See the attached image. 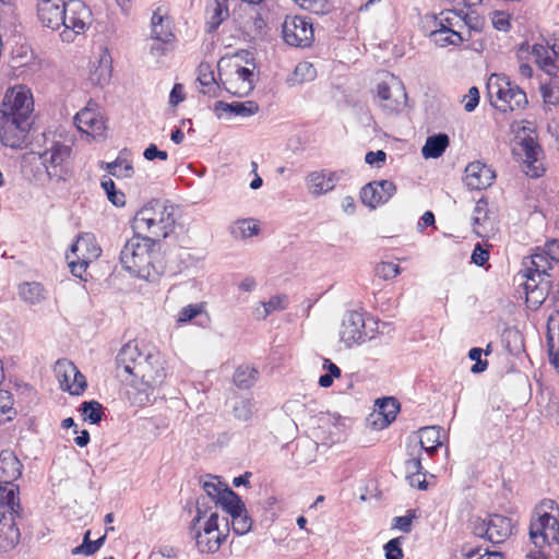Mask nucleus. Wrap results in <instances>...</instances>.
I'll return each instance as SVG.
<instances>
[{
	"label": "nucleus",
	"instance_id": "58",
	"mask_svg": "<svg viewBox=\"0 0 559 559\" xmlns=\"http://www.w3.org/2000/svg\"><path fill=\"white\" fill-rule=\"evenodd\" d=\"M385 559H402L404 556L402 549V537L390 539L384 546Z\"/></svg>",
	"mask_w": 559,
	"mask_h": 559
},
{
	"label": "nucleus",
	"instance_id": "48",
	"mask_svg": "<svg viewBox=\"0 0 559 559\" xmlns=\"http://www.w3.org/2000/svg\"><path fill=\"white\" fill-rule=\"evenodd\" d=\"M288 306V297L286 295L273 296L269 301L262 302L263 309L255 311L257 318L265 319L273 311L284 310Z\"/></svg>",
	"mask_w": 559,
	"mask_h": 559
},
{
	"label": "nucleus",
	"instance_id": "38",
	"mask_svg": "<svg viewBox=\"0 0 559 559\" xmlns=\"http://www.w3.org/2000/svg\"><path fill=\"white\" fill-rule=\"evenodd\" d=\"M550 48L547 43L544 44H535L532 48V55L535 58V62L539 66V68L545 71L548 75H552L558 72L559 67L556 63V60L549 53Z\"/></svg>",
	"mask_w": 559,
	"mask_h": 559
},
{
	"label": "nucleus",
	"instance_id": "14",
	"mask_svg": "<svg viewBox=\"0 0 559 559\" xmlns=\"http://www.w3.org/2000/svg\"><path fill=\"white\" fill-rule=\"evenodd\" d=\"M496 178L495 171L486 164L475 160L465 167L464 182L471 190L490 187Z\"/></svg>",
	"mask_w": 559,
	"mask_h": 559
},
{
	"label": "nucleus",
	"instance_id": "53",
	"mask_svg": "<svg viewBox=\"0 0 559 559\" xmlns=\"http://www.w3.org/2000/svg\"><path fill=\"white\" fill-rule=\"evenodd\" d=\"M252 520L248 515V511H243V513H238L235 518H231V527L235 534L245 535L252 527Z\"/></svg>",
	"mask_w": 559,
	"mask_h": 559
},
{
	"label": "nucleus",
	"instance_id": "46",
	"mask_svg": "<svg viewBox=\"0 0 559 559\" xmlns=\"http://www.w3.org/2000/svg\"><path fill=\"white\" fill-rule=\"evenodd\" d=\"M258 231V225L250 218L239 219L230 226V234L235 239H246L257 235Z\"/></svg>",
	"mask_w": 559,
	"mask_h": 559
},
{
	"label": "nucleus",
	"instance_id": "44",
	"mask_svg": "<svg viewBox=\"0 0 559 559\" xmlns=\"http://www.w3.org/2000/svg\"><path fill=\"white\" fill-rule=\"evenodd\" d=\"M109 531H114V527H107L106 533L94 542L90 539L91 531H86L83 537V543L78 547L73 548L72 554L85 556L94 555L104 545L106 540V534Z\"/></svg>",
	"mask_w": 559,
	"mask_h": 559
},
{
	"label": "nucleus",
	"instance_id": "21",
	"mask_svg": "<svg viewBox=\"0 0 559 559\" xmlns=\"http://www.w3.org/2000/svg\"><path fill=\"white\" fill-rule=\"evenodd\" d=\"M525 293H526V302L530 308L537 309L543 302L546 300L549 289H550V281L546 278H538L532 275H525Z\"/></svg>",
	"mask_w": 559,
	"mask_h": 559
},
{
	"label": "nucleus",
	"instance_id": "4",
	"mask_svg": "<svg viewBox=\"0 0 559 559\" xmlns=\"http://www.w3.org/2000/svg\"><path fill=\"white\" fill-rule=\"evenodd\" d=\"M64 26L61 33L63 41H72L75 35L83 34L91 25V10L81 0L66 2Z\"/></svg>",
	"mask_w": 559,
	"mask_h": 559
},
{
	"label": "nucleus",
	"instance_id": "16",
	"mask_svg": "<svg viewBox=\"0 0 559 559\" xmlns=\"http://www.w3.org/2000/svg\"><path fill=\"white\" fill-rule=\"evenodd\" d=\"M151 204L153 205L157 224V230H154V237L157 240L166 238L175 225V209L168 201L155 199L151 201Z\"/></svg>",
	"mask_w": 559,
	"mask_h": 559
},
{
	"label": "nucleus",
	"instance_id": "24",
	"mask_svg": "<svg viewBox=\"0 0 559 559\" xmlns=\"http://www.w3.org/2000/svg\"><path fill=\"white\" fill-rule=\"evenodd\" d=\"M132 228L135 234L141 235V233H148L153 239L157 241L154 237V230H157L156 217L153 205L151 201L145 204L140 211H138L134 215Z\"/></svg>",
	"mask_w": 559,
	"mask_h": 559
},
{
	"label": "nucleus",
	"instance_id": "26",
	"mask_svg": "<svg viewBox=\"0 0 559 559\" xmlns=\"http://www.w3.org/2000/svg\"><path fill=\"white\" fill-rule=\"evenodd\" d=\"M337 180L336 174L328 170L313 171L308 176L310 193L321 195L334 189Z\"/></svg>",
	"mask_w": 559,
	"mask_h": 559
},
{
	"label": "nucleus",
	"instance_id": "7",
	"mask_svg": "<svg viewBox=\"0 0 559 559\" xmlns=\"http://www.w3.org/2000/svg\"><path fill=\"white\" fill-rule=\"evenodd\" d=\"M71 152L72 150L69 145L56 142L40 155L47 174L51 179L66 180L69 174L68 162Z\"/></svg>",
	"mask_w": 559,
	"mask_h": 559
},
{
	"label": "nucleus",
	"instance_id": "15",
	"mask_svg": "<svg viewBox=\"0 0 559 559\" xmlns=\"http://www.w3.org/2000/svg\"><path fill=\"white\" fill-rule=\"evenodd\" d=\"M66 2L39 0L37 15L44 26L57 29L64 23Z\"/></svg>",
	"mask_w": 559,
	"mask_h": 559
},
{
	"label": "nucleus",
	"instance_id": "56",
	"mask_svg": "<svg viewBox=\"0 0 559 559\" xmlns=\"http://www.w3.org/2000/svg\"><path fill=\"white\" fill-rule=\"evenodd\" d=\"M164 17L159 10H156L152 16V35L153 38L160 43H168L173 37L170 32H158L159 25L163 24Z\"/></svg>",
	"mask_w": 559,
	"mask_h": 559
},
{
	"label": "nucleus",
	"instance_id": "49",
	"mask_svg": "<svg viewBox=\"0 0 559 559\" xmlns=\"http://www.w3.org/2000/svg\"><path fill=\"white\" fill-rule=\"evenodd\" d=\"M488 202L486 199H479L474 207L473 226L474 231L478 236H484V231L480 229L488 218Z\"/></svg>",
	"mask_w": 559,
	"mask_h": 559
},
{
	"label": "nucleus",
	"instance_id": "43",
	"mask_svg": "<svg viewBox=\"0 0 559 559\" xmlns=\"http://www.w3.org/2000/svg\"><path fill=\"white\" fill-rule=\"evenodd\" d=\"M258 374V370L253 367L248 365L239 366L234 373V383L239 389H250L257 382Z\"/></svg>",
	"mask_w": 559,
	"mask_h": 559
},
{
	"label": "nucleus",
	"instance_id": "61",
	"mask_svg": "<svg viewBox=\"0 0 559 559\" xmlns=\"http://www.w3.org/2000/svg\"><path fill=\"white\" fill-rule=\"evenodd\" d=\"M489 259V251L481 245L477 243L472 252L471 260L478 266H484Z\"/></svg>",
	"mask_w": 559,
	"mask_h": 559
},
{
	"label": "nucleus",
	"instance_id": "12",
	"mask_svg": "<svg viewBox=\"0 0 559 559\" xmlns=\"http://www.w3.org/2000/svg\"><path fill=\"white\" fill-rule=\"evenodd\" d=\"M396 192V186L391 180H374L366 183L360 190L361 202L374 210L385 204Z\"/></svg>",
	"mask_w": 559,
	"mask_h": 559
},
{
	"label": "nucleus",
	"instance_id": "45",
	"mask_svg": "<svg viewBox=\"0 0 559 559\" xmlns=\"http://www.w3.org/2000/svg\"><path fill=\"white\" fill-rule=\"evenodd\" d=\"M104 406L95 401H85L80 405V412L82 413L83 419L90 424H99L104 416Z\"/></svg>",
	"mask_w": 559,
	"mask_h": 559
},
{
	"label": "nucleus",
	"instance_id": "23",
	"mask_svg": "<svg viewBox=\"0 0 559 559\" xmlns=\"http://www.w3.org/2000/svg\"><path fill=\"white\" fill-rule=\"evenodd\" d=\"M419 436H411L407 442L408 456H420L425 444H436L440 441V431L437 427H424Z\"/></svg>",
	"mask_w": 559,
	"mask_h": 559
},
{
	"label": "nucleus",
	"instance_id": "42",
	"mask_svg": "<svg viewBox=\"0 0 559 559\" xmlns=\"http://www.w3.org/2000/svg\"><path fill=\"white\" fill-rule=\"evenodd\" d=\"M317 78V70L312 63L308 61L299 62L293 74L287 79L290 86L302 84L305 82L313 81Z\"/></svg>",
	"mask_w": 559,
	"mask_h": 559
},
{
	"label": "nucleus",
	"instance_id": "60",
	"mask_svg": "<svg viewBox=\"0 0 559 559\" xmlns=\"http://www.w3.org/2000/svg\"><path fill=\"white\" fill-rule=\"evenodd\" d=\"M522 146L525 152L526 162H536L539 152V146L534 142V140L532 138L524 139L522 142Z\"/></svg>",
	"mask_w": 559,
	"mask_h": 559
},
{
	"label": "nucleus",
	"instance_id": "51",
	"mask_svg": "<svg viewBox=\"0 0 559 559\" xmlns=\"http://www.w3.org/2000/svg\"><path fill=\"white\" fill-rule=\"evenodd\" d=\"M301 9L313 14L322 15L329 13L333 5L329 0H294Z\"/></svg>",
	"mask_w": 559,
	"mask_h": 559
},
{
	"label": "nucleus",
	"instance_id": "57",
	"mask_svg": "<svg viewBox=\"0 0 559 559\" xmlns=\"http://www.w3.org/2000/svg\"><path fill=\"white\" fill-rule=\"evenodd\" d=\"M213 502L206 497H200L197 500V515L190 524V530H195V525L212 510Z\"/></svg>",
	"mask_w": 559,
	"mask_h": 559
},
{
	"label": "nucleus",
	"instance_id": "27",
	"mask_svg": "<svg viewBox=\"0 0 559 559\" xmlns=\"http://www.w3.org/2000/svg\"><path fill=\"white\" fill-rule=\"evenodd\" d=\"M488 523L490 527V543L500 544L511 536L513 531L511 519L500 514H492L489 516Z\"/></svg>",
	"mask_w": 559,
	"mask_h": 559
},
{
	"label": "nucleus",
	"instance_id": "1",
	"mask_svg": "<svg viewBox=\"0 0 559 559\" xmlns=\"http://www.w3.org/2000/svg\"><path fill=\"white\" fill-rule=\"evenodd\" d=\"M117 368L140 378L147 386L160 385L166 379L165 359L157 350L142 353L138 346L126 344L117 354Z\"/></svg>",
	"mask_w": 559,
	"mask_h": 559
},
{
	"label": "nucleus",
	"instance_id": "28",
	"mask_svg": "<svg viewBox=\"0 0 559 559\" xmlns=\"http://www.w3.org/2000/svg\"><path fill=\"white\" fill-rule=\"evenodd\" d=\"M0 507L7 508L4 512H14L17 518L23 511L19 499V487L11 481L0 483Z\"/></svg>",
	"mask_w": 559,
	"mask_h": 559
},
{
	"label": "nucleus",
	"instance_id": "54",
	"mask_svg": "<svg viewBox=\"0 0 559 559\" xmlns=\"http://www.w3.org/2000/svg\"><path fill=\"white\" fill-rule=\"evenodd\" d=\"M233 414L235 418L247 421L253 415V404L250 400H240L233 406Z\"/></svg>",
	"mask_w": 559,
	"mask_h": 559
},
{
	"label": "nucleus",
	"instance_id": "32",
	"mask_svg": "<svg viewBox=\"0 0 559 559\" xmlns=\"http://www.w3.org/2000/svg\"><path fill=\"white\" fill-rule=\"evenodd\" d=\"M214 111L219 116V111L230 112L235 116L250 117L259 111L258 103L253 100L233 102L230 104L218 100L214 105Z\"/></svg>",
	"mask_w": 559,
	"mask_h": 559
},
{
	"label": "nucleus",
	"instance_id": "50",
	"mask_svg": "<svg viewBox=\"0 0 559 559\" xmlns=\"http://www.w3.org/2000/svg\"><path fill=\"white\" fill-rule=\"evenodd\" d=\"M217 479V477H211L210 480H204L203 483V490L206 493L205 497L213 502L215 508H217L218 502L221 501L223 490L229 488L228 486H223L221 481H215Z\"/></svg>",
	"mask_w": 559,
	"mask_h": 559
},
{
	"label": "nucleus",
	"instance_id": "19",
	"mask_svg": "<svg viewBox=\"0 0 559 559\" xmlns=\"http://www.w3.org/2000/svg\"><path fill=\"white\" fill-rule=\"evenodd\" d=\"M190 532L193 534L197 548L202 554H215L226 539V535L219 531L206 532L205 526L198 527L195 525V530H190Z\"/></svg>",
	"mask_w": 559,
	"mask_h": 559
},
{
	"label": "nucleus",
	"instance_id": "40",
	"mask_svg": "<svg viewBox=\"0 0 559 559\" xmlns=\"http://www.w3.org/2000/svg\"><path fill=\"white\" fill-rule=\"evenodd\" d=\"M218 504L226 511L231 518H235L238 513L246 511V506L241 498L230 488L223 490V496Z\"/></svg>",
	"mask_w": 559,
	"mask_h": 559
},
{
	"label": "nucleus",
	"instance_id": "35",
	"mask_svg": "<svg viewBox=\"0 0 559 559\" xmlns=\"http://www.w3.org/2000/svg\"><path fill=\"white\" fill-rule=\"evenodd\" d=\"M81 252V257L85 254L87 259H96L100 255V248L96 245L95 236L86 233L80 235L76 241L71 246V253L76 254Z\"/></svg>",
	"mask_w": 559,
	"mask_h": 559
},
{
	"label": "nucleus",
	"instance_id": "37",
	"mask_svg": "<svg viewBox=\"0 0 559 559\" xmlns=\"http://www.w3.org/2000/svg\"><path fill=\"white\" fill-rule=\"evenodd\" d=\"M450 144V139L445 133H437L427 138L421 148L425 158L440 157Z\"/></svg>",
	"mask_w": 559,
	"mask_h": 559
},
{
	"label": "nucleus",
	"instance_id": "18",
	"mask_svg": "<svg viewBox=\"0 0 559 559\" xmlns=\"http://www.w3.org/2000/svg\"><path fill=\"white\" fill-rule=\"evenodd\" d=\"M224 88L234 96L246 97L254 88V73L251 69L239 67Z\"/></svg>",
	"mask_w": 559,
	"mask_h": 559
},
{
	"label": "nucleus",
	"instance_id": "36",
	"mask_svg": "<svg viewBox=\"0 0 559 559\" xmlns=\"http://www.w3.org/2000/svg\"><path fill=\"white\" fill-rule=\"evenodd\" d=\"M552 263L554 262L550 261L545 251L537 248L531 257V265L526 267V275H532L538 278L549 277L547 270L551 269Z\"/></svg>",
	"mask_w": 559,
	"mask_h": 559
},
{
	"label": "nucleus",
	"instance_id": "63",
	"mask_svg": "<svg viewBox=\"0 0 559 559\" xmlns=\"http://www.w3.org/2000/svg\"><path fill=\"white\" fill-rule=\"evenodd\" d=\"M386 159V153L382 150H379L377 152L370 151L365 155V162L368 165L376 166L377 168H380Z\"/></svg>",
	"mask_w": 559,
	"mask_h": 559
},
{
	"label": "nucleus",
	"instance_id": "2",
	"mask_svg": "<svg viewBox=\"0 0 559 559\" xmlns=\"http://www.w3.org/2000/svg\"><path fill=\"white\" fill-rule=\"evenodd\" d=\"M156 240L139 234L128 239L120 252L122 267L134 276L154 281L163 273V265L157 261Z\"/></svg>",
	"mask_w": 559,
	"mask_h": 559
},
{
	"label": "nucleus",
	"instance_id": "47",
	"mask_svg": "<svg viewBox=\"0 0 559 559\" xmlns=\"http://www.w3.org/2000/svg\"><path fill=\"white\" fill-rule=\"evenodd\" d=\"M549 76L548 83H542L540 93L546 105L556 106L559 104V76L557 73Z\"/></svg>",
	"mask_w": 559,
	"mask_h": 559
},
{
	"label": "nucleus",
	"instance_id": "64",
	"mask_svg": "<svg viewBox=\"0 0 559 559\" xmlns=\"http://www.w3.org/2000/svg\"><path fill=\"white\" fill-rule=\"evenodd\" d=\"M543 250L549 257L550 261L554 263L559 262V240L552 239L547 241Z\"/></svg>",
	"mask_w": 559,
	"mask_h": 559
},
{
	"label": "nucleus",
	"instance_id": "8",
	"mask_svg": "<svg viewBox=\"0 0 559 559\" xmlns=\"http://www.w3.org/2000/svg\"><path fill=\"white\" fill-rule=\"evenodd\" d=\"M530 537L538 548L551 542L559 544V521L550 513L539 514L536 521L531 522Z\"/></svg>",
	"mask_w": 559,
	"mask_h": 559
},
{
	"label": "nucleus",
	"instance_id": "10",
	"mask_svg": "<svg viewBox=\"0 0 559 559\" xmlns=\"http://www.w3.org/2000/svg\"><path fill=\"white\" fill-rule=\"evenodd\" d=\"M377 96L380 107L386 114H399L406 106L407 96L405 88L397 81L393 80L392 84L380 83L377 88Z\"/></svg>",
	"mask_w": 559,
	"mask_h": 559
},
{
	"label": "nucleus",
	"instance_id": "39",
	"mask_svg": "<svg viewBox=\"0 0 559 559\" xmlns=\"http://www.w3.org/2000/svg\"><path fill=\"white\" fill-rule=\"evenodd\" d=\"M19 295L22 300L29 305L39 304L46 298L45 289L40 283L25 282L19 286Z\"/></svg>",
	"mask_w": 559,
	"mask_h": 559
},
{
	"label": "nucleus",
	"instance_id": "34",
	"mask_svg": "<svg viewBox=\"0 0 559 559\" xmlns=\"http://www.w3.org/2000/svg\"><path fill=\"white\" fill-rule=\"evenodd\" d=\"M127 153L126 148L122 150L114 162L105 164L104 169L116 178H131L134 169L132 162L127 157Z\"/></svg>",
	"mask_w": 559,
	"mask_h": 559
},
{
	"label": "nucleus",
	"instance_id": "41",
	"mask_svg": "<svg viewBox=\"0 0 559 559\" xmlns=\"http://www.w3.org/2000/svg\"><path fill=\"white\" fill-rule=\"evenodd\" d=\"M378 415L383 417L382 426H389L395 418L400 411V404L394 397H382L376 401Z\"/></svg>",
	"mask_w": 559,
	"mask_h": 559
},
{
	"label": "nucleus",
	"instance_id": "9",
	"mask_svg": "<svg viewBox=\"0 0 559 559\" xmlns=\"http://www.w3.org/2000/svg\"><path fill=\"white\" fill-rule=\"evenodd\" d=\"M33 110L32 96L28 92L20 88H9L3 97L0 106V114H8L12 117L20 119L31 120V114Z\"/></svg>",
	"mask_w": 559,
	"mask_h": 559
},
{
	"label": "nucleus",
	"instance_id": "5",
	"mask_svg": "<svg viewBox=\"0 0 559 559\" xmlns=\"http://www.w3.org/2000/svg\"><path fill=\"white\" fill-rule=\"evenodd\" d=\"M282 36L289 46L309 47L314 39L311 19L301 15L286 16L282 25Z\"/></svg>",
	"mask_w": 559,
	"mask_h": 559
},
{
	"label": "nucleus",
	"instance_id": "22",
	"mask_svg": "<svg viewBox=\"0 0 559 559\" xmlns=\"http://www.w3.org/2000/svg\"><path fill=\"white\" fill-rule=\"evenodd\" d=\"M467 17L463 9H447L440 12L439 15H432L430 22L433 27L461 31L464 26L469 25Z\"/></svg>",
	"mask_w": 559,
	"mask_h": 559
},
{
	"label": "nucleus",
	"instance_id": "11",
	"mask_svg": "<svg viewBox=\"0 0 559 559\" xmlns=\"http://www.w3.org/2000/svg\"><path fill=\"white\" fill-rule=\"evenodd\" d=\"M55 371L62 390L68 391L71 395H80L84 392L87 385L85 377L72 361L59 359Z\"/></svg>",
	"mask_w": 559,
	"mask_h": 559
},
{
	"label": "nucleus",
	"instance_id": "62",
	"mask_svg": "<svg viewBox=\"0 0 559 559\" xmlns=\"http://www.w3.org/2000/svg\"><path fill=\"white\" fill-rule=\"evenodd\" d=\"M90 260L91 259H87L85 254H83V257L78 255V261L70 260L69 266L71 273L76 277H82V274L86 271Z\"/></svg>",
	"mask_w": 559,
	"mask_h": 559
},
{
	"label": "nucleus",
	"instance_id": "29",
	"mask_svg": "<svg viewBox=\"0 0 559 559\" xmlns=\"http://www.w3.org/2000/svg\"><path fill=\"white\" fill-rule=\"evenodd\" d=\"M406 479L411 487L426 490L428 483L426 480L427 472H424L420 456H409L405 462Z\"/></svg>",
	"mask_w": 559,
	"mask_h": 559
},
{
	"label": "nucleus",
	"instance_id": "33",
	"mask_svg": "<svg viewBox=\"0 0 559 559\" xmlns=\"http://www.w3.org/2000/svg\"><path fill=\"white\" fill-rule=\"evenodd\" d=\"M111 78V57L107 50L99 56L98 64L91 71L90 80L94 85L104 86Z\"/></svg>",
	"mask_w": 559,
	"mask_h": 559
},
{
	"label": "nucleus",
	"instance_id": "3",
	"mask_svg": "<svg viewBox=\"0 0 559 559\" xmlns=\"http://www.w3.org/2000/svg\"><path fill=\"white\" fill-rule=\"evenodd\" d=\"M487 91L491 105L502 112L525 109L528 105L526 93L506 74H492Z\"/></svg>",
	"mask_w": 559,
	"mask_h": 559
},
{
	"label": "nucleus",
	"instance_id": "6",
	"mask_svg": "<svg viewBox=\"0 0 559 559\" xmlns=\"http://www.w3.org/2000/svg\"><path fill=\"white\" fill-rule=\"evenodd\" d=\"M31 120L0 114V142L4 146L22 148L26 144Z\"/></svg>",
	"mask_w": 559,
	"mask_h": 559
},
{
	"label": "nucleus",
	"instance_id": "52",
	"mask_svg": "<svg viewBox=\"0 0 559 559\" xmlns=\"http://www.w3.org/2000/svg\"><path fill=\"white\" fill-rule=\"evenodd\" d=\"M102 188L107 194L108 200L116 206H123L126 204V195L116 190V185L111 179H104Z\"/></svg>",
	"mask_w": 559,
	"mask_h": 559
},
{
	"label": "nucleus",
	"instance_id": "20",
	"mask_svg": "<svg viewBox=\"0 0 559 559\" xmlns=\"http://www.w3.org/2000/svg\"><path fill=\"white\" fill-rule=\"evenodd\" d=\"M78 129L93 139L103 138L106 130L104 120L90 109H83L75 115Z\"/></svg>",
	"mask_w": 559,
	"mask_h": 559
},
{
	"label": "nucleus",
	"instance_id": "30",
	"mask_svg": "<svg viewBox=\"0 0 559 559\" xmlns=\"http://www.w3.org/2000/svg\"><path fill=\"white\" fill-rule=\"evenodd\" d=\"M428 37L439 47L460 46L463 41L467 40L461 31H453L452 28H438L433 27L428 34Z\"/></svg>",
	"mask_w": 559,
	"mask_h": 559
},
{
	"label": "nucleus",
	"instance_id": "25",
	"mask_svg": "<svg viewBox=\"0 0 559 559\" xmlns=\"http://www.w3.org/2000/svg\"><path fill=\"white\" fill-rule=\"evenodd\" d=\"M22 463L11 450L0 452V480L13 483L22 475Z\"/></svg>",
	"mask_w": 559,
	"mask_h": 559
},
{
	"label": "nucleus",
	"instance_id": "55",
	"mask_svg": "<svg viewBox=\"0 0 559 559\" xmlns=\"http://www.w3.org/2000/svg\"><path fill=\"white\" fill-rule=\"evenodd\" d=\"M401 272L399 264L393 262H380L374 269V273L378 277L388 281L396 277Z\"/></svg>",
	"mask_w": 559,
	"mask_h": 559
},
{
	"label": "nucleus",
	"instance_id": "17",
	"mask_svg": "<svg viewBox=\"0 0 559 559\" xmlns=\"http://www.w3.org/2000/svg\"><path fill=\"white\" fill-rule=\"evenodd\" d=\"M14 512H0V552L12 550L20 540Z\"/></svg>",
	"mask_w": 559,
	"mask_h": 559
},
{
	"label": "nucleus",
	"instance_id": "59",
	"mask_svg": "<svg viewBox=\"0 0 559 559\" xmlns=\"http://www.w3.org/2000/svg\"><path fill=\"white\" fill-rule=\"evenodd\" d=\"M202 312H203L202 304L188 305L180 310L179 317H178V322H180V323L189 322Z\"/></svg>",
	"mask_w": 559,
	"mask_h": 559
},
{
	"label": "nucleus",
	"instance_id": "31",
	"mask_svg": "<svg viewBox=\"0 0 559 559\" xmlns=\"http://www.w3.org/2000/svg\"><path fill=\"white\" fill-rule=\"evenodd\" d=\"M229 15L225 0H210L206 4L207 32H215Z\"/></svg>",
	"mask_w": 559,
	"mask_h": 559
},
{
	"label": "nucleus",
	"instance_id": "13",
	"mask_svg": "<svg viewBox=\"0 0 559 559\" xmlns=\"http://www.w3.org/2000/svg\"><path fill=\"white\" fill-rule=\"evenodd\" d=\"M365 321L357 311H347L342 320L340 338L347 346L360 344L366 341Z\"/></svg>",
	"mask_w": 559,
	"mask_h": 559
}]
</instances>
